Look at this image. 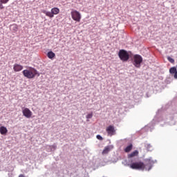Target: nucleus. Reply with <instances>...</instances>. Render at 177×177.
<instances>
[{"label":"nucleus","instance_id":"cd10ccee","mask_svg":"<svg viewBox=\"0 0 177 177\" xmlns=\"http://www.w3.org/2000/svg\"><path fill=\"white\" fill-rule=\"evenodd\" d=\"M146 96H147V97H150V95H149V93H146Z\"/></svg>","mask_w":177,"mask_h":177},{"label":"nucleus","instance_id":"a211bd4d","mask_svg":"<svg viewBox=\"0 0 177 177\" xmlns=\"http://www.w3.org/2000/svg\"><path fill=\"white\" fill-rule=\"evenodd\" d=\"M0 133L1 135H6L8 133V129L4 126H1L0 127Z\"/></svg>","mask_w":177,"mask_h":177},{"label":"nucleus","instance_id":"a878e982","mask_svg":"<svg viewBox=\"0 0 177 177\" xmlns=\"http://www.w3.org/2000/svg\"><path fill=\"white\" fill-rule=\"evenodd\" d=\"M3 3L0 2V9H3L5 7L3 5Z\"/></svg>","mask_w":177,"mask_h":177},{"label":"nucleus","instance_id":"9d476101","mask_svg":"<svg viewBox=\"0 0 177 177\" xmlns=\"http://www.w3.org/2000/svg\"><path fill=\"white\" fill-rule=\"evenodd\" d=\"M106 132L108 135L113 136L115 133V130L114 129V126L110 125L106 128Z\"/></svg>","mask_w":177,"mask_h":177},{"label":"nucleus","instance_id":"f257e3e1","mask_svg":"<svg viewBox=\"0 0 177 177\" xmlns=\"http://www.w3.org/2000/svg\"><path fill=\"white\" fill-rule=\"evenodd\" d=\"M131 164H124L127 167H130L131 169H136L137 171H151L154 167V164H157V160H153L152 157L144 159L143 162H132Z\"/></svg>","mask_w":177,"mask_h":177},{"label":"nucleus","instance_id":"dca6fc26","mask_svg":"<svg viewBox=\"0 0 177 177\" xmlns=\"http://www.w3.org/2000/svg\"><path fill=\"white\" fill-rule=\"evenodd\" d=\"M51 12L53 13V16L55 17V15H59V13H60V9L57 7H54L51 9Z\"/></svg>","mask_w":177,"mask_h":177},{"label":"nucleus","instance_id":"9b49d317","mask_svg":"<svg viewBox=\"0 0 177 177\" xmlns=\"http://www.w3.org/2000/svg\"><path fill=\"white\" fill-rule=\"evenodd\" d=\"M41 13H44V15H46L47 17H49L50 19H53V14L52 13V11H47L46 10H41Z\"/></svg>","mask_w":177,"mask_h":177},{"label":"nucleus","instance_id":"aec40b11","mask_svg":"<svg viewBox=\"0 0 177 177\" xmlns=\"http://www.w3.org/2000/svg\"><path fill=\"white\" fill-rule=\"evenodd\" d=\"M49 148L50 151H55L57 149V145L53 144V145H50Z\"/></svg>","mask_w":177,"mask_h":177},{"label":"nucleus","instance_id":"ddd939ff","mask_svg":"<svg viewBox=\"0 0 177 177\" xmlns=\"http://www.w3.org/2000/svg\"><path fill=\"white\" fill-rule=\"evenodd\" d=\"M139 154V151L138 150H135L128 155V158H131V161H133V157H136Z\"/></svg>","mask_w":177,"mask_h":177},{"label":"nucleus","instance_id":"412c9836","mask_svg":"<svg viewBox=\"0 0 177 177\" xmlns=\"http://www.w3.org/2000/svg\"><path fill=\"white\" fill-rule=\"evenodd\" d=\"M92 117H93V112L87 114L86 115V121H89V120H91V118H92Z\"/></svg>","mask_w":177,"mask_h":177},{"label":"nucleus","instance_id":"c756f323","mask_svg":"<svg viewBox=\"0 0 177 177\" xmlns=\"http://www.w3.org/2000/svg\"><path fill=\"white\" fill-rule=\"evenodd\" d=\"M167 107H168V105H166V109H167Z\"/></svg>","mask_w":177,"mask_h":177},{"label":"nucleus","instance_id":"f8f14e48","mask_svg":"<svg viewBox=\"0 0 177 177\" xmlns=\"http://www.w3.org/2000/svg\"><path fill=\"white\" fill-rule=\"evenodd\" d=\"M10 30L12 32H17L19 30V26H17V24H13L10 26Z\"/></svg>","mask_w":177,"mask_h":177},{"label":"nucleus","instance_id":"2eb2a0df","mask_svg":"<svg viewBox=\"0 0 177 177\" xmlns=\"http://www.w3.org/2000/svg\"><path fill=\"white\" fill-rule=\"evenodd\" d=\"M47 57H48V59H50L51 60H53V59L56 57V54H55L53 51L50 50L47 53Z\"/></svg>","mask_w":177,"mask_h":177},{"label":"nucleus","instance_id":"4468645a","mask_svg":"<svg viewBox=\"0 0 177 177\" xmlns=\"http://www.w3.org/2000/svg\"><path fill=\"white\" fill-rule=\"evenodd\" d=\"M113 149V145H108L104 147L102 151V154H108V153Z\"/></svg>","mask_w":177,"mask_h":177},{"label":"nucleus","instance_id":"423d86ee","mask_svg":"<svg viewBox=\"0 0 177 177\" xmlns=\"http://www.w3.org/2000/svg\"><path fill=\"white\" fill-rule=\"evenodd\" d=\"M71 17L75 21H81V13L77 10L72 11L71 12Z\"/></svg>","mask_w":177,"mask_h":177},{"label":"nucleus","instance_id":"b1692460","mask_svg":"<svg viewBox=\"0 0 177 177\" xmlns=\"http://www.w3.org/2000/svg\"><path fill=\"white\" fill-rule=\"evenodd\" d=\"M96 138L98 140H103V137H102V136H100V134H97L96 136Z\"/></svg>","mask_w":177,"mask_h":177},{"label":"nucleus","instance_id":"c85d7f7f","mask_svg":"<svg viewBox=\"0 0 177 177\" xmlns=\"http://www.w3.org/2000/svg\"><path fill=\"white\" fill-rule=\"evenodd\" d=\"M168 111H171V108H169V109H168Z\"/></svg>","mask_w":177,"mask_h":177},{"label":"nucleus","instance_id":"6ab92c4d","mask_svg":"<svg viewBox=\"0 0 177 177\" xmlns=\"http://www.w3.org/2000/svg\"><path fill=\"white\" fill-rule=\"evenodd\" d=\"M133 147V145L132 144L129 145L125 149H124V151L125 153H129V151H131V150H132Z\"/></svg>","mask_w":177,"mask_h":177},{"label":"nucleus","instance_id":"f03ea898","mask_svg":"<svg viewBox=\"0 0 177 177\" xmlns=\"http://www.w3.org/2000/svg\"><path fill=\"white\" fill-rule=\"evenodd\" d=\"M23 75L28 78V80H32V78H35V77H39L41 74L38 71L35 69V68L29 67L28 69H25L22 71Z\"/></svg>","mask_w":177,"mask_h":177},{"label":"nucleus","instance_id":"39448f33","mask_svg":"<svg viewBox=\"0 0 177 177\" xmlns=\"http://www.w3.org/2000/svg\"><path fill=\"white\" fill-rule=\"evenodd\" d=\"M132 64L136 66V68H140L142 67V63H143V57L142 55L136 54L131 59Z\"/></svg>","mask_w":177,"mask_h":177},{"label":"nucleus","instance_id":"1a4fd4ad","mask_svg":"<svg viewBox=\"0 0 177 177\" xmlns=\"http://www.w3.org/2000/svg\"><path fill=\"white\" fill-rule=\"evenodd\" d=\"M23 65H20L19 64H15L13 66V70L15 73H19V71H21L23 70Z\"/></svg>","mask_w":177,"mask_h":177},{"label":"nucleus","instance_id":"5701e85b","mask_svg":"<svg viewBox=\"0 0 177 177\" xmlns=\"http://www.w3.org/2000/svg\"><path fill=\"white\" fill-rule=\"evenodd\" d=\"M168 62H169L170 63H175V59H174V58L169 57V56H167V57Z\"/></svg>","mask_w":177,"mask_h":177},{"label":"nucleus","instance_id":"20e7f679","mask_svg":"<svg viewBox=\"0 0 177 177\" xmlns=\"http://www.w3.org/2000/svg\"><path fill=\"white\" fill-rule=\"evenodd\" d=\"M118 55L119 59H120V60L124 62H128V60H129L131 57L133 55L132 51H128L125 49L120 50Z\"/></svg>","mask_w":177,"mask_h":177},{"label":"nucleus","instance_id":"393cba45","mask_svg":"<svg viewBox=\"0 0 177 177\" xmlns=\"http://www.w3.org/2000/svg\"><path fill=\"white\" fill-rule=\"evenodd\" d=\"M0 2H1V3H8V2H9V0H0Z\"/></svg>","mask_w":177,"mask_h":177},{"label":"nucleus","instance_id":"f3484780","mask_svg":"<svg viewBox=\"0 0 177 177\" xmlns=\"http://www.w3.org/2000/svg\"><path fill=\"white\" fill-rule=\"evenodd\" d=\"M174 114H176V112L175 111H172L169 115H167V120H170V121H174Z\"/></svg>","mask_w":177,"mask_h":177},{"label":"nucleus","instance_id":"bb28decb","mask_svg":"<svg viewBox=\"0 0 177 177\" xmlns=\"http://www.w3.org/2000/svg\"><path fill=\"white\" fill-rule=\"evenodd\" d=\"M19 177H26V176H24V174H20Z\"/></svg>","mask_w":177,"mask_h":177},{"label":"nucleus","instance_id":"6e6552de","mask_svg":"<svg viewBox=\"0 0 177 177\" xmlns=\"http://www.w3.org/2000/svg\"><path fill=\"white\" fill-rule=\"evenodd\" d=\"M169 73L171 75H174V78L175 80H177V69H176V67L173 66V67L170 68H169Z\"/></svg>","mask_w":177,"mask_h":177},{"label":"nucleus","instance_id":"4be33fe9","mask_svg":"<svg viewBox=\"0 0 177 177\" xmlns=\"http://www.w3.org/2000/svg\"><path fill=\"white\" fill-rule=\"evenodd\" d=\"M145 147L148 151H151V145L150 144H146Z\"/></svg>","mask_w":177,"mask_h":177},{"label":"nucleus","instance_id":"7ed1b4c3","mask_svg":"<svg viewBox=\"0 0 177 177\" xmlns=\"http://www.w3.org/2000/svg\"><path fill=\"white\" fill-rule=\"evenodd\" d=\"M160 113H161V109H159L158 111V112L156 113V116L154 118L153 121L151 123H149L148 125L142 128V131H145V132H149V131H150V132H151L153 129H154V125L156 124V121H157L158 122H160V121H162V119H157V118L159 115L158 114H160Z\"/></svg>","mask_w":177,"mask_h":177},{"label":"nucleus","instance_id":"0eeeda50","mask_svg":"<svg viewBox=\"0 0 177 177\" xmlns=\"http://www.w3.org/2000/svg\"><path fill=\"white\" fill-rule=\"evenodd\" d=\"M22 114L24 117H26V118H31L32 112L30 110V109L24 108L22 109Z\"/></svg>","mask_w":177,"mask_h":177}]
</instances>
